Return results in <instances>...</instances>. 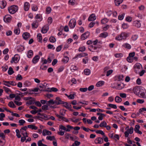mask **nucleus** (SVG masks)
I'll return each mask as SVG.
<instances>
[{"label":"nucleus","instance_id":"7","mask_svg":"<svg viewBox=\"0 0 146 146\" xmlns=\"http://www.w3.org/2000/svg\"><path fill=\"white\" fill-rule=\"evenodd\" d=\"M94 142L96 144H102L103 143V139L101 137H97L95 139Z\"/></svg>","mask_w":146,"mask_h":146},{"label":"nucleus","instance_id":"34","mask_svg":"<svg viewBox=\"0 0 146 146\" xmlns=\"http://www.w3.org/2000/svg\"><path fill=\"white\" fill-rule=\"evenodd\" d=\"M107 125L106 122L105 121H103L101 122L99 126L101 127H105Z\"/></svg>","mask_w":146,"mask_h":146},{"label":"nucleus","instance_id":"57","mask_svg":"<svg viewBox=\"0 0 146 146\" xmlns=\"http://www.w3.org/2000/svg\"><path fill=\"white\" fill-rule=\"evenodd\" d=\"M23 78L22 76L19 74L17 75V77H16V80H22Z\"/></svg>","mask_w":146,"mask_h":146},{"label":"nucleus","instance_id":"32","mask_svg":"<svg viewBox=\"0 0 146 146\" xmlns=\"http://www.w3.org/2000/svg\"><path fill=\"white\" fill-rule=\"evenodd\" d=\"M75 95V93L74 92L73 94H70L69 95H68L67 94H66V95L67 96L68 98L69 99L73 100L74 99V96Z\"/></svg>","mask_w":146,"mask_h":146},{"label":"nucleus","instance_id":"41","mask_svg":"<svg viewBox=\"0 0 146 146\" xmlns=\"http://www.w3.org/2000/svg\"><path fill=\"white\" fill-rule=\"evenodd\" d=\"M14 72L13 71V68L11 67H10L9 68V70L8 71V73L9 74L11 75Z\"/></svg>","mask_w":146,"mask_h":146},{"label":"nucleus","instance_id":"47","mask_svg":"<svg viewBox=\"0 0 146 146\" xmlns=\"http://www.w3.org/2000/svg\"><path fill=\"white\" fill-rule=\"evenodd\" d=\"M32 9L33 11H36L37 10L38 7L36 5L33 4L32 5Z\"/></svg>","mask_w":146,"mask_h":146},{"label":"nucleus","instance_id":"29","mask_svg":"<svg viewBox=\"0 0 146 146\" xmlns=\"http://www.w3.org/2000/svg\"><path fill=\"white\" fill-rule=\"evenodd\" d=\"M33 28H37L38 27V23L36 21H34L32 24Z\"/></svg>","mask_w":146,"mask_h":146},{"label":"nucleus","instance_id":"44","mask_svg":"<svg viewBox=\"0 0 146 146\" xmlns=\"http://www.w3.org/2000/svg\"><path fill=\"white\" fill-rule=\"evenodd\" d=\"M108 21V19H107L106 18H105L101 20V23H102L103 24H105L107 23Z\"/></svg>","mask_w":146,"mask_h":146},{"label":"nucleus","instance_id":"16","mask_svg":"<svg viewBox=\"0 0 146 146\" xmlns=\"http://www.w3.org/2000/svg\"><path fill=\"white\" fill-rule=\"evenodd\" d=\"M24 49V47L21 45H19L17 47V50L19 52H20L23 51Z\"/></svg>","mask_w":146,"mask_h":146},{"label":"nucleus","instance_id":"54","mask_svg":"<svg viewBox=\"0 0 146 146\" xmlns=\"http://www.w3.org/2000/svg\"><path fill=\"white\" fill-rule=\"evenodd\" d=\"M19 123H20V125H22L25 123V121L23 119H20L19 121Z\"/></svg>","mask_w":146,"mask_h":146},{"label":"nucleus","instance_id":"43","mask_svg":"<svg viewBox=\"0 0 146 146\" xmlns=\"http://www.w3.org/2000/svg\"><path fill=\"white\" fill-rule=\"evenodd\" d=\"M37 39L39 42H41L42 39V36L40 33H38L37 35Z\"/></svg>","mask_w":146,"mask_h":146},{"label":"nucleus","instance_id":"53","mask_svg":"<svg viewBox=\"0 0 146 146\" xmlns=\"http://www.w3.org/2000/svg\"><path fill=\"white\" fill-rule=\"evenodd\" d=\"M125 14L123 13L120 15H119L118 17V19L119 20H122L124 17Z\"/></svg>","mask_w":146,"mask_h":146},{"label":"nucleus","instance_id":"58","mask_svg":"<svg viewBox=\"0 0 146 146\" xmlns=\"http://www.w3.org/2000/svg\"><path fill=\"white\" fill-rule=\"evenodd\" d=\"M42 109L43 110H47L48 109V107L47 105H44L42 106Z\"/></svg>","mask_w":146,"mask_h":146},{"label":"nucleus","instance_id":"35","mask_svg":"<svg viewBox=\"0 0 146 146\" xmlns=\"http://www.w3.org/2000/svg\"><path fill=\"white\" fill-rule=\"evenodd\" d=\"M96 133L102 135L103 136V137L105 136V133L102 131L101 130H97L96 131Z\"/></svg>","mask_w":146,"mask_h":146},{"label":"nucleus","instance_id":"23","mask_svg":"<svg viewBox=\"0 0 146 146\" xmlns=\"http://www.w3.org/2000/svg\"><path fill=\"white\" fill-rule=\"evenodd\" d=\"M70 69L72 72H74V71L78 70V68L76 66L72 65L70 67Z\"/></svg>","mask_w":146,"mask_h":146},{"label":"nucleus","instance_id":"8","mask_svg":"<svg viewBox=\"0 0 146 146\" xmlns=\"http://www.w3.org/2000/svg\"><path fill=\"white\" fill-rule=\"evenodd\" d=\"M124 76L123 75H117L115 76L114 77L115 80L117 81H123V78Z\"/></svg>","mask_w":146,"mask_h":146},{"label":"nucleus","instance_id":"15","mask_svg":"<svg viewBox=\"0 0 146 146\" xmlns=\"http://www.w3.org/2000/svg\"><path fill=\"white\" fill-rule=\"evenodd\" d=\"M22 36L23 38L24 39L26 40L28 38H29L30 37V35L29 33L26 32L23 33Z\"/></svg>","mask_w":146,"mask_h":146},{"label":"nucleus","instance_id":"49","mask_svg":"<svg viewBox=\"0 0 146 146\" xmlns=\"http://www.w3.org/2000/svg\"><path fill=\"white\" fill-rule=\"evenodd\" d=\"M50 42H54L56 41V38L53 36H50L49 38Z\"/></svg>","mask_w":146,"mask_h":146},{"label":"nucleus","instance_id":"26","mask_svg":"<svg viewBox=\"0 0 146 146\" xmlns=\"http://www.w3.org/2000/svg\"><path fill=\"white\" fill-rule=\"evenodd\" d=\"M63 106L65 107L67 109L70 108H71V106L70 104H68L67 102H64Z\"/></svg>","mask_w":146,"mask_h":146},{"label":"nucleus","instance_id":"13","mask_svg":"<svg viewBox=\"0 0 146 146\" xmlns=\"http://www.w3.org/2000/svg\"><path fill=\"white\" fill-rule=\"evenodd\" d=\"M48 30V27L47 25L44 26L41 30V32L43 33H45L47 32Z\"/></svg>","mask_w":146,"mask_h":146},{"label":"nucleus","instance_id":"4","mask_svg":"<svg viewBox=\"0 0 146 146\" xmlns=\"http://www.w3.org/2000/svg\"><path fill=\"white\" fill-rule=\"evenodd\" d=\"M142 68V66L140 63H136L134 66V69L136 74L139 73L140 70Z\"/></svg>","mask_w":146,"mask_h":146},{"label":"nucleus","instance_id":"21","mask_svg":"<svg viewBox=\"0 0 146 146\" xmlns=\"http://www.w3.org/2000/svg\"><path fill=\"white\" fill-rule=\"evenodd\" d=\"M29 8V3L26 2L24 5V9L25 11H28Z\"/></svg>","mask_w":146,"mask_h":146},{"label":"nucleus","instance_id":"64","mask_svg":"<svg viewBox=\"0 0 146 146\" xmlns=\"http://www.w3.org/2000/svg\"><path fill=\"white\" fill-rule=\"evenodd\" d=\"M113 72V70H110L107 72L106 76H109Z\"/></svg>","mask_w":146,"mask_h":146},{"label":"nucleus","instance_id":"6","mask_svg":"<svg viewBox=\"0 0 146 146\" xmlns=\"http://www.w3.org/2000/svg\"><path fill=\"white\" fill-rule=\"evenodd\" d=\"M90 33L87 32L82 34L80 36V38L82 40H84L88 38L90 35Z\"/></svg>","mask_w":146,"mask_h":146},{"label":"nucleus","instance_id":"48","mask_svg":"<svg viewBox=\"0 0 146 146\" xmlns=\"http://www.w3.org/2000/svg\"><path fill=\"white\" fill-rule=\"evenodd\" d=\"M46 139H47L50 141H52L55 140V138L54 136H49L46 137Z\"/></svg>","mask_w":146,"mask_h":146},{"label":"nucleus","instance_id":"63","mask_svg":"<svg viewBox=\"0 0 146 146\" xmlns=\"http://www.w3.org/2000/svg\"><path fill=\"white\" fill-rule=\"evenodd\" d=\"M110 26H111V25H107L106 26L104 27L103 28V30L104 31H107L109 28Z\"/></svg>","mask_w":146,"mask_h":146},{"label":"nucleus","instance_id":"36","mask_svg":"<svg viewBox=\"0 0 146 146\" xmlns=\"http://www.w3.org/2000/svg\"><path fill=\"white\" fill-rule=\"evenodd\" d=\"M8 105L10 108H15L16 107L15 105L12 101L9 102L8 104Z\"/></svg>","mask_w":146,"mask_h":146},{"label":"nucleus","instance_id":"37","mask_svg":"<svg viewBox=\"0 0 146 146\" xmlns=\"http://www.w3.org/2000/svg\"><path fill=\"white\" fill-rule=\"evenodd\" d=\"M16 55H15L14 57L12 58V60L11 61V63H12L14 62L15 63H17V61L18 58L17 57H15Z\"/></svg>","mask_w":146,"mask_h":146},{"label":"nucleus","instance_id":"62","mask_svg":"<svg viewBox=\"0 0 146 146\" xmlns=\"http://www.w3.org/2000/svg\"><path fill=\"white\" fill-rule=\"evenodd\" d=\"M51 9L50 7H48L46 9V13L47 14L50 13L51 11Z\"/></svg>","mask_w":146,"mask_h":146},{"label":"nucleus","instance_id":"39","mask_svg":"<svg viewBox=\"0 0 146 146\" xmlns=\"http://www.w3.org/2000/svg\"><path fill=\"white\" fill-rule=\"evenodd\" d=\"M88 55V54L87 53L83 52L78 54L77 56L78 57H81L85 56H87Z\"/></svg>","mask_w":146,"mask_h":146},{"label":"nucleus","instance_id":"22","mask_svg":"<svg viewBox=\"0 0 146 146\" xmlns=\"http://www.w3.org/2000/svg\"><path fill=\"white\" fill-rule=\"evenodd\" d=\"M7 5L6 2L5 1H2L1 2L0 6L1 9L4 8Z\"/></svg>","mask_w":146,"mask_h":146},{"label":"nucleus","instance_id":"55","mask_svg":"<svg viewBox=\"0 0 146 146\" xmlns=\"http://www.w3.org/2000/svg\"><path fill=\"white\" fill-rule=\"evenodd\" d=\"M66 110H61L60 111V115L62 116H64Z\"/></svg>","mask_w":146,"mask_h":146},{"label":"nucleus","instance_id":"11","mask_svg":"<svg viewBox=\"0 0 146 146\" xmlns=\"http://www.w3.org/2000/svg\"><path fill=\"white\" fill-rule=\"evenodd\" d=\"M40 57L38 55H36L34 57L32 60V62L34 64L37 63Z\"/></svg>","mask_w":146,"mask_h":146},{"label":"nucleus","instance_id":"10","mask_svg":"<svg viewBox=\"0 0 146 146\" xmlns=\"http://www.w3.org/2000/svg\"><path fill=\"white\" fill-rule=\"evenodd\" d=\"M47 89L49 90L50 89V90H45V89L42 90V89H41V90H40L41 91H49L50 92H57L58 90V89L57 88H54V87H52L51 88H47Z\"/></svg>","mask_w":146,"mask_h":146},{"label":"nucleus","instance_id":"18","mask_svg":"<svg viewBox=\"0 0 146 146\" xmlns=\"http://www.w3.org/2000/svg\"><path fill=\"white\" fill-rule=\"evenodd\" d=\"M140 21H135L133 22V25L136 27L139 28L141 27V24L140 22Z\"/></svg>","mask_w":146,"mask_h":146},{"label":"nucleus","instance_id":"9","mask_svg":"<svg viewBox=\"0 0 146 146\" xmlns=\"http://www.w3.org/2000/svg\"><path fill=\"white\" fill-rule=\"evenodd\" d=\"M12 17L9 15H7L4 17L3 20L5 22L9 23Z\"/></svg>","mask_w":146,"mask_h":146},{"label":"nucleus","instance_id":"33","mask_svg":"<svg viewBox=\"0 0 146 146\" xmlns=\"http://www.w3.org/2000/svg\"><path fill=\"white\" fill-rule=\"evenodd\" d=\"M115 101L117 103L121 102L122 101V99L118 96H116L115 98Z\"/></svg>","mask_w":146,"mask_h":146},{"label":"nucleus","instance_id":"25","mask_svg":"<svg viewBox=\"0 0 146 146\" xmlns=\"http://www.w3.org/2000/svg\"><path fill=\"white\" fill-rule=\"evenodd\" d=\"M3 82H6L7 84H9V85H11L13 86H16V83L14 81H3Z\"/></svg>","mask_w":146,"mask_h":146},{"label":"nucleus","instance_id":"14","mask_svg":"<svg viewBox=\"0 0 146 146\" xmlns=\"http://www.w3.org/2000/svg\"><path fill=\"white\" fill-rule=\"evenodd\" d=\"M96 19V17L94 14H92L90 16L88 19L89 21H92L95 20Z\"/></svg>","mask_w":146,"mask_h":146},{"label":"nucleus","instance_id":"60","mask_svg":"<svg viewBox=\"0 0 146 146\" xmlns=\"http://www.w3.org/2000/svg\"><path fill=\"white\" fill-rule=\"evenodd\" d=\"M79 90L81 92H85L87 90L88 88H81Z\"/></svg>","mask_w":146,"mask_h":146},{"label":"nucleus","instance_id":"56","mask_svg":"<svg viewBox=\"0 0 146 146\" xmlns=\"http://www.w3.org/2000/svg\"><path fill=\"white\" fill-rule=\"evenodd\" d=\"M47 66H44V65L41 64L40 66V69L42 70H45L46 69Z\"/></svg>","mask_w":146,"mask_h":146},{"label":"nucleus","instance_id":"17","mask_svg":"<svg viewBox=\"0 0 146 146\" xmlns=\"http://www.w3.org/2000/svg\"><path fill=\"white\" fill-rule=\"evenodd\" d=\"M108 35V33L107 32H104L101 33L99 35V37L104 38H105Z\"/></svg>","mask_w":146,"mask_h":146},{"label":"nucleus","instance_id":"19","mask_svg":"<svg viewBox=\"0 0 146 146\" xmlns=\"http://www.w3.org/2000/svg\"><path fill=\"white\" fill-rule=\"evenodd\" d=\"M33 51L32 50L28 51L27 53V56L28 58H30L33 57Z\"/></svg>","mask_w":146,"mask_h":146},{"label":"nucleus","instance_id":"3","mask_svg":"<svg viewBox=\"0 0 146 146\" xmlns=\"http://www.w3.org/2000/svg\"><path fill=\"white\" fill-rule=\"evenodd\" d=\"M127 37V34L125 33H122L120 35L115 37V39L120 40L122 39H125Z\"/></svg>","mask_w":146,"mask_h":146},{"label":"nucleus","instance_id":"30","mask_svg":"<svg viewBox=\"0 0 146 146\" xmlns=\"http://www.w3.org/2000/svg\"><path fill=\"white\" fill-rule=\"evenodd\" d=\"M122 46L128 49H130L131 48L130 45L127 43L124 44L122 45Z\"/></svg>","mask_w":146,"mask_h":146},{"label":"nucleus","instance_id":"31","mask_svg":"<svg viewBox=\"0 0 146 146\" xmlns=\"http://www.w3.org/2000/svg\"><path fill=\"white\" fill-rule=\"evenodd\" d=\"M35 98H32V99H31V100H29V101H28L26 103V104H28L29 105H30L33 104V102L35 101Z\"/></svg>","mask_w":146,"mask_h":146},{"label":"nucleus","instance_id":"12","mask_svg":"<svg viewBox=\"0 0 146 146\" xmlns=\"http://www.w3.org/2000/svg\"><path fill=\"white\" fill-rule=\"evenodd\" d=\"M56 103V105H58L60 104H62L64 103V102L62 101L61 100L60 98L58 97H57L56 98V100L55 101Z\"/></svg>","mask_w":146,"mask_h":146},{"label":"nucleus","instance_id":"28","mask_svg":"<svg viewBox=\"0 0 146 146\" xmlns=\"http://www.w3.org/2000/svg\"><path fill=\"white\" fill-rule=\"evenodd\" d=\"M123 1V0H114L115 5L116 6H119Z\"/></svg>","mask_w":146,"mask_h":146},{"label":"nucleus","instance_id":"1","mask_svg":"<svg viewBox=\"0 0 146 146\" xmlns=\"http://www.w3.org/2000/svg\"><path fill=\"white\" fill-rule=\"evenodd\" d=\"M133 92L136 95L143 98H146V94H145V88L142 87H136L133 90Z\"/></svg>","mask_w":146,"mask_h":146},{"label":"nucleus","instance_id":"59","mask_svg":"<svg viewBox=\"0 0 146 146\" xmlns=\"http://www.w3.org/2000/svg\"><path fill=\"white\" fill-rule=\"evenodd\" d=\"M102 115H100L98 117V119L99 120H102L103 119V117L106 116L104 114L102 113Z\"/></svg>","mask_w":146,"mask_h":146},{"label":"nucleus","instance_id":"38","mask_svg":"<svg viewBox=\"0 0 146 146\" xmlns=\"http://www.w3.org/2000/svg\"><path fill=\"white\" fill-rule=\"evenodd\" d=\"M84 72L85 75H88L90 74L91 71L90 69H86L84 70Z\"/></svg>","mask_w":146,"mask_h":146},{"label":"nucleus","instance_id":"42","mask_svg":"<svg viewBox=\"0 0 146 146\" xmlns=\"http://www.w3.org/2000/svg\"><path fill=\"white\" fill-rule=\"evenodd\" d=\"M107 106L108 107L115 109H116L117 108V106L115 104H109Z\"/></svg>","mask_w":146,"mask_h":146},{"label":"nucleus","instance_id":"27","mask_svg":"<svg viewBox=\"0 0 146 146\" xmlns=\"http://www.w3.org/2000/svg\"><path fill=\"white\" fill-rule=\"evenodd\" d=\"M104 82L102 81H100L98 82L96 84V86L98 87L104 85Z\"/></svg>","mask_w":146,"mask_h":146},{"label":"nucleus","instance_id":"40","mask_svg":"<svg viewBox=\"0 0 146 146\" xmlns=\"http://www.w3.org/2000/svg\"><path fill=\"white\" fill-rule=\"evenodd\" d=\"M69 60V58L66 56L62 59V61L64 63H66L68 62Z\"/></svg>","mask_w":146,"mask_h":146},{"label":"nucleus","instance_id":"20","mask_svg":"<svg viewBox=\"0 0 146 146\" xmlns=\"http://www.w3.org/2000/svg\"><path fill=\"white\" fill-rule=\"evenodd\" d=\"M124 86V84L122 83L118 84L116 89L118 90H121L123 88Z\"/></svg>","mask_w":146,"mask_h":146},{"label":"nucleus","instance_id":"5","mask_svg":"<svg viewBox=\"0 0 146 146\" xmlns=\"http://www.w3.org/2000/svg\"><path fill=\"white\" fill-rule=\"evenodd\" d=\"M76 20L75 19H72L69 21V26L71 28H74L76 25Z\"/></svg>","mask_w":146,"mask_h":146},{"label":"nucleus","instance_id":"52","mask_svg":"<svg viewBox=\"0 0 146 146\" xmlns=\"http://www.w3.org/2000/svg\"><path fill=\"white\" fill-rule=\"evenodd\" d=\"M140 128V126L138 125H135V128H134V131L135 132H136L138 131L139 130V129Z\"/></svg>","mask_w":146,"mask_h":146},{"label":"nucleus","instance_id":"61","mask_svg":"<svg viewBox=\"0 0 146 146\" xmlns=\"http://www.w3.org/2000/svg\"><path fill=\"white\" fill-rule=\"evenodd\" d=\"M48 102L49 104H56L55 101H54L53 100H50L48 101Z\"/></svg>","mask_w":146,"mask_h":146},{"label":"nucleus","instance_id":"2","mask_svg":"<svg viewBox=\"0 0 146 146\" xmlns=\"http://www.w3.org/2000/svg\"><path fill=\"white\" fill-rule=\"evenodd\" d=\"M18 9V7L15 5H13L9 7L8 10L9 12L11 14H13L15 13Z\"/></svg>","mask_w":146,"mask_h":146},{"label":"nucleus","instance_id":"45","mask_svg":"<svg viewBox=\"0 0 146 146\" xmlns=\"http://www.w3.org/2000/svg\"><path fill=\"white\" fill-rule=\"evenodd\" d=\"M38 146H47L46 145L42 143V140H39L37 142Z\"/></svg>","mask_w":146,"mask_h":146},{"label":"nucleus","instance_id":"50","mask_svg":"<svg viewBox=\"0 0 146 146\" xmlns=\"http://www.w3.org/2000/svg\"><path fill=\"white\" fill-rule=\"evenodd\" d=\"M31 85V83L28 81H26L24 84V87H28Z\"/></svg>","mask_w":146,"mask_h":146},{"label":"nucleus","instance_id":"46","mask_svg":"<svg viewBox=\"0 0 146 146\" xmlns=\"http://www.w3.org/2000/svg\"><path fill=\"white\" fill-rule=\"evenodd\" d=\"M133 128L132 127H131L129 129H127V131L129 134H132L133 132Z\"/></svg>","mask_w":146,"mask_h":146},{"label":"nucleus","instance_id":"51","mask_svg":"<svg viewBox=\"0 0 146 146\" xmlns=\"http://www.w3.org/2000/svg\"><path fill=\"white\" fill-rule=\"evenodd\" d=\"M16 136L18 138H20L21 137V135L20 134L19 131L18 129H17L16 130Z\"/></svg>","mask_w":146,"mask_h":146},{"label":"nucleus","instance_id":"24","mask_svg":"<svg viewBox=\"0 0 146 146\" xmlns=\"http://www.w3.org/2000/svg\"><path fill=\"white\" fill-rule=\"evenodd\" d=\"M66 127L68 128H70V129H74L75 130H78L80 128V127H79L77 126L73 127L69 125H67Z\"/></svg>","mask_w":146,"mask_h":146}]
</instances>
